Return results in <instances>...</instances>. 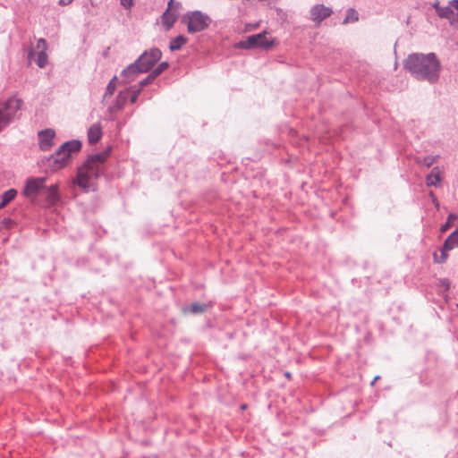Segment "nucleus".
<instances>
[{
	"instance_id": "39448f33",
	"label": "nucleus",
	"mask_w": 458,
	"mask_h": 458,
	"mask_svg": "<svg viewBox=\"0 0 458 458\" xmlns=\"http://www.w3.org/2000/svg\"><path fill=\"white\" fill-rule=\"evenodd\" d=\"M267 32L263 31L261 33L250 36L246 40L240 41L237 44L239 48L250 49L254 47H262L264 49H270L274 44V39L267 38Z\"/></svg>"
},
{
	"instance_id": "f8f14e48",
	"label": "nucleus",
	"mask_w": 458,
	"mask_h": 458,
	"mask_svg": "<svg viewBox=\"0 0 458 458\" xmlns=\"http://www.w3.org/2000/svg\"><path fill=\"white\" fill-rule=\"evenodd\" d=\"M39 146L42 150H48L53 145L55 131L53 130H45L38 133Z\"/></svg>"
},
{
	"instance_id": "f257e3e1",
	"label": "nucleus",
	"mask_w": 458,
	"mask_h": 458,
	"mask_svg": "<svg viewBox=\"0 0 458 458\" xmlns=\"http://www.w3.org/2000/svg\"><path fill=\"white\" fill-rule=\"evenodd\" d=\"M405 68L419 80L435 82L439 77L441 64L435 54H411L404 64Z\"/></svg>"
},
{
	"instance_id": "1a4fd4ad",
	"label": "nucleus",
	"mask_w": 458,
	"mask_h": 458,
	"mask_svg": "<svg viewBox=\"0 0 458 458\" xmlns=\"http://www.w3.org/2000/svg\"><path fill=\"white\" fill-rule=\"evenodd\" d=\"M455 247H458V228L445 241L440 259H437V254L434 255L435 261L437 263L445 262L447 259L446 251L451 250Z\"/></svg>"
},
{
	"instance_id": "7c9ffc66",
	"label": "nucleus",
	"mask_w": 458,
	"mask_h": 458,
	"mask_svg": "<svg viewBox=\"0 0 458 458\" xmlns=\"http://www.w3.org/2000/svg\"><path fill=\"white\" fill-rule=\"evenodd\" d=\"M121 2L125 7H130L132 4V0H121Z\"/></svg>"
},
{
	"instance_id": "72a5a7b5",
	"label": "nucleus",
	"mask_w": 458,
	"mask_h": 458,
	"mask_svg": "<svg viewBox=\"0 0 458 458\" xmlns=\"http://www.w3.org/2000/svg\"><path fill=\"white\" fill-rule=\"evenodd\" d=\"M7 204L2 199L0 203V209L4 208Z\"/></svg>"
},
{
	"instance_id": "bb28decb",
	"label": "nucleus",
	"mask_w": 458,
	"mask_h": 458,
	"mask_svg": "<svg viewBox=\"0 0 458 458\" xmlns=\"http://www.w3.org/2000/svg\"><path fill=\"white\" fill-rule=\"evenodd\" d=\"M157 77L155 76V74L153 72L149 73L143 81H140L139 89H141L146 85L150 84L151 82L154 81V80Z\"/></svg>"
},
{
	"instance_id": "b1692460",
	"label": "nucleus",
	"mask_w": 458,
	"mask_h": 458,
	"mask_svg": "<svg viewBox=\"0 0 458 458\" xmlns=\"http://www.w3.org/2000/svg\"><path fill=\"white\" fill-rule=\"evenodd\" d=\"M458 218V216L455 214H450L448 216L447 221L445 225H442L441 231L445 232L447 231L454 224V222Z\"/></svg>"
},
{
	"instance_id": "c85d7f7f",
	"label": "nucleus",
	"mask_w": 458,
	"mask_h": 458,
	"mask_svg": "<svg viewBox=\"0 0 458 458\" xmlns=\"http://www.w3.org/2000/svg\"><path fill=\"white\" fill-rule=\"evenodd\" d=\"M437 160V157H425L423 160V164H425L426 166L429 167L431 165L436 163Z\"/></svg>"
},
{
	"instance_id": "f704fd0d",
	"label": "nucleus",
	"mask_w": 458,
	"mask_h": 458,
	"mask_svg": "<svg viewBox=\"0 0 458 458\" xmlns=\"http://www.w3.org/2000/svg\"><path fill=\"white\" fill-rule=\"evenodd\" d=\"M285 377H286L287 378H290V377H291V374H290V372H286V373H285Z\"/></svg>"
},
{
	"instance_id": "423d86ee",
	"label": "nucleus",
	"mask_w": 458,
	"mask_h": 458,
	"mask_svg": "<svg viewBox=\"0 0 458 458\" xmlns=\"http://www.w3.org/2000/svg\"><path fill=\"white\" fill-rule=\"evenodd\" d=\"M161 56L162 53L157 48H153L148 52H145L136 61L138 71L140 72H147L158 60H160Z\"/></svg>"
},
{
	"instance_id": "a211bd4d",
	"label": "nucleus",
	"mask_w": 458,
	"mask_h": 458,
	"mask_svg": "<svg viewBox=\"0 0 458 458\" xmlns=\"http://www.w3.org/2000/svg\"><path fill=\"white\" fill-rule=\"evenodd\" d=\"M187 41L188 39L184 36H178L170 42L169 48L171 51L179 50Z\"/></svg>"
},
{
	"instance_id": "f03ea898",
	"label": "nucleus",
	"mask_w": 458,
	"mask_h": 458,
	"mask_svg": "<svg viewBox=\"0 0 458 458\" xmlns=\"http://www.w3.org/2000/svg\"><path fill=\"white\" fill-rule=\"evenodd\" d=\"M110 149L90 156L84 165L78 169L76 183L83 188H90L94 185L95 180L98 177L100 165L103 164L109 156Z\"/></svg>"
},
{
	"instance_id": "5701e85b",
	"label": "nucleus",
	"mask_w": 458,
	"mask_h": 458,
	"mask_svg": "<svg viewBox=\"0 0 458 458\" xmlns=\"http://www.w3.org/2000/svg\"><path fill=\"white\" fill-rule=\"evenodd\" d=\"M452 6H453V13H452L453 19L451 20V23L453 25L458 27V0H453Z\"/></svg>"
},
{
	"instance_id": "2eb2a0df",
	"label": "nucleus",
	"mask_w": 458,
	"mask_h": 458,
	"mask_svg": "<svg viewBox=\"0 0 458 458\" xmlns=\"http://www.w3.org/2000/svg\"><path fill=\"white\" fill-rule=\"evenodd\" d=\"M441 172L438 167H434L426 178L427 185L437 186L441 182Z\"/></svg>"
},
{
	"instance_id": "6e6552de",
	"label": "nucleus",
	"mask_w": 458,
	"mask_h": 458,
	"mask_svg": "<svg viewBox=\"0 0 458 458\" xmlns=\"http://www.w3.org/2000/svg\"><path fill=\"white\" fill-rule=\"evenodd\" d=\"M47 44L44 38H39L37 42L36 49L30 50L29 53V58H32L35 55H37V64L40 68H44L47 64Z\"/></svg>"
},
{
	"instance_id": "4be33fe9",
	"label": "nucleus",
	"mask_w": 458,
	"mask_h": 458,
	"mask_svg": "<svg viewBox=\"0 0 458 458\" xmlns=\"http://www.w3.org/2000/svg\"><path fill=\"white\" fill-rule=\"evenodd\" d=\"M17 195V191L14 190V189H10L6 191H4L3 194H2V199L6 203H10L12 200L14 199V198L16 197Z\"/></svg>"
},
{
	"instance_id": "0eeeda50",
	"label": "nucleus",
	"mask_w": 458,
	"mask_h": 458,
	"mask_svg": "<svg viewBox=\"0 0 458 458\" xmlns=\"http://www.w3.org/2000/svg\"><path fill=\"white\" fill-rule=\"evenodd\" d=\"M46 179L45 178H30L26 182V185L23 189V194L27 198L34 201L38 192L44 188Z\"/></svg>"
},
{
	"instance_id": "2f4dec72",
	"label": "nucleus",
	"mask_w": 458,
	"mask_h": 458,
	"mask_svg": "<svg viewBox=\"0 0 458 458\" xmlns=\"http://www.w3.org/2000/svg\"><path fill=\"white\" fill-rule=\"evenodd\" d=\"M73 0H60L59 3L61 5H68L70 4Z\"/></svg>"
},
{
	"instance_id": "dca6fc26",
	"label": "nucleus",
	"mask_w": 458,
	"mask_h": 458,
	"mask_svg": "<svg viewBox=\"0 0 458 458\" xmlns=\"http://www.w3.org/2000/svg\"><path fill=\"white\" fill-rule=\"evenodd\" d=\"M47 199L49 204H55L58 199V186L57 184L52 185L46 189Z\"/></svg>"
},
{
	"instance_id": "ddd939ff",
	"label": "nucleus",
	"mask_w": 458,
	"mask_h": 458,
	"mask_svg": "<svg viewBox=\"0 0 458 458\" xmlns=\"http://www.w3.org/2000/svg\"><path fill=\"white\" fill-rule=\"evenodd\" d=\"M102 127L100 123L92 124L88 130V140L90 144L97 143L102 138Z\"/></svg>"
},
{
	"instance_id": "aec40b11",
	"label": "nucleus",
	"mask_w": 458,
	"mask_h": 458,
	"mask_svg": "<svg viewBox=\"0 0 458 458\" xmlns=\"http://www.w3.org/2000/svg\"><path fill=\"white\" fill-rule=\"evenodd\" d=\"M207 309L208 305L195 302L191 304V306L187 310H184V311H189L191 313H203L207 310Z\"/></svg>"
},
{
	"instance_id": "7ed1b4c3",
	"label": "nucleus",
	"mask_w": 458,
	"mask_h": 458,
	"mask_svg": "<svg viewBox=\"0 0 458 458\" xmlns=\"http://www.w3.org/2000/svg\"><path fill=\"white\" fill-rule=\"evenodd\" d=\"M81 143L79 140H72L64 143L54 156L49 158V166L53 171L59 170L66 165L72 152L80 150Z\"/></svg>"
},
{
	"instance_id": "cd10ccee",
	"label": "nucleus",
	"mask_w": 458,
	"mask_h": 458,
	"mask_svg": "<svg viewBox=\"0 0 458 458\" xmlns=\"http://www.w3.org/2000/svg\"><path fill=\"white\" fill-rule=\"evenodd\" d=\"M115 78H114L106 86V94L113 95L115 90Z\"/></svg>"
},
{
	"instance_id": "20e7f679",
	"label": "nucleus",
	"mask_w": 458,
	"mask_h": 458,
	"mask_svg": "<svg viewBox=\"0 0 458 458\" xmlns=\"http://www.w3.org/2000/svg\"><path fill=\"white\" fill-rule=\"evenodd\" d=\"M183 19L187 23V30L191 33L202 31L206 30L210 23V18L199 11L188 13Z\"/></svg>"
},
{
	"instance_id": "9b49d317",
	"label": "nucleus",
	"mask_w": 458,
	"mask_h": 458,
	"mask_svg": "<svg viewBox=\"0 0 458 458\" xmlns=\"http://www.w3.org/2000/svg\"><path fill=\"white\" fill-rule=\"evenodd\" d=\"M332 14V10L323 4H317L310 10L311 20L319 24L323 20L329 17Z\"/></svg>"
},
{
	"instance_id": "473e14b6",
	"label": "nucleus",
	"mask_w": 458,
	"mask_h": 458,
	"mask_svg": "<svg viewBox=\"0 0 458 458\" xmlns=\"http://www.w3.org/2000/svg\"><path fill=\"white\" fill-rule=\"evenodd\" d=\"M430 195H431V197H432V199H433V202L435 203V206H436L437 208H438V202H437V200L436 199L435 196H434L432 193H431Z\"/></svg>"
},
{
	"instance_id": "393cba45",
	"label": "nucleus",
	"mask_w": 458,
	"mask_h": 458,
	"mask_svg": "<svg viewBox=\"0 0 458 458\" xmlns=\"http://www.w3.org/2000/svg\"><path fill=\"white\" fill-rule=\"evenodd\" d=\"M10 116L4 114V111H0V131L11 122Z\"/></svg>"
},
{
	"instance_id": "412c9836",
	"label": "nucleus",
	"mask_w": 458,
	"mask_h": 458,
	"mask_svg": "<svg viewBox=\"0 0 458 458\" xmlns=\"http://www.w3.org/2000/svg\"><path fill=\"white\" fill-rule=\"evenodd\" d=\"M359 20V14L358 12L352 8L349 9L347 11L346 16L343 21L344 24L355 22Z\"/></svg>"
},
{
	"instance_id": "9d476101",
	"label": "nucleus",
	"mask_w": 458,
	"mask_h": 458,
	"mask_svg": "<svg viewBox=\"0 0 458 458\" xmlns=\"http://www.w3.org/2000/svg\"><path fill=\"white\" fill-rule=\"evenodd\" d=\"M21 105L22 100L21 98L12 97L3 103L0 111H4V114L10 116V119L13 120L15 114L21 109Z\"/></svg>"
},
{
	"instance_id": "f3484780",
	"label": "nucleus",
	"mask_w": 458,
	"mask_h": 458,
	"mask_svg": "<svg viewBox=\"0 0 458 458\" xmlns=\"http://www.w3.org/2000/svg\"><path fill=\"white\" fill-rule=\"evenodd\" d=\"M436 10L440 17H444L448 19L450 21L453 19L452 13H453V6H452V1L449 3V4L445 7H440L438 5H436Z\"/></svg>"
},
{
	"instance_id": "4468645a",
	"label": "nucleus",
	"mask_w": 458,
	"mask_h": 458,
	"mask_svg": "<svg viewBox=\"0 0 458 458\" xmlns=\"http://www.w3.org/2000/svg\"><path fill=\"white\" fill-rule=\"evenodd\" d=\"M172 4L173 0H170L168 3L169 7L162 16V22L165 26L166 30L171 29L177 19V14L171 10Z\"/></svg>"
},
{
	"instance_id": "a878e982",
	"label": "nucleus",
	"mask_w": 458,
	"mask_h": 458,
	"mask_svg": "<svg viewBox=\"0 0 458 458\" xmlns=\"http://www.w3.org/2000/svg\"><path fill=\"white\" fill-rule=\"evenodd\" d=\"M167 68H168V63L163 62V63L159 64L158 66L154 71H152V72L155 74L156 77H157Z\"/></svg>"
},
{
	"instance_id": "c9c22d12",
	"label": "nucleus",
	"mask_w": 458,
	"mask_h": 458,
	"mask_svg": "<svg viewBox=\"0 0 458 458\" xmlns=\"http://www.w3.org/2000/svg\"><path fill=\"white\" fill-rule=\"evenodd\" d=\"M377 379H378V377H376L374 378V380L371 382V385L373 386V385H374V383H375V381H377Z\"/></svg>"
},
{
	"instance_id": "6ab92c4d",
	"label": "nucleus",
	"mask_w": 458,
	"mask_h": 458,
	"mask_svg": "<svg viewBox=\"0 0 458 458\" xmlns=\"http://www.w3.org/2000/svg\"><path fill=\"white\" fill-rule=\"evenodd\" d=\"M140 72L138 71V65L137 64H131L130 66H128L123 72V75L124 77H127L128 78V82L133 81L135 79V77L137 76V74L139 73Z\"/></svg>"
},
{
	"instance_id": "c756f323",
	"label": "nucleus",
	"mask_w": 458,
	"mask_h": 458,
	"mask_svg": "<svg viewBox=\"0 0 458 458\" xmlns=\"http://www.w3.org/2000/svg\"><path fill=\"white\" fill-rule=\"evenodd\" d=\"M141 89H138L137 90L133 91L131 97V102L133 104L137 101L139 95L140 94Z\"/></svg>"
}]
</instances>
